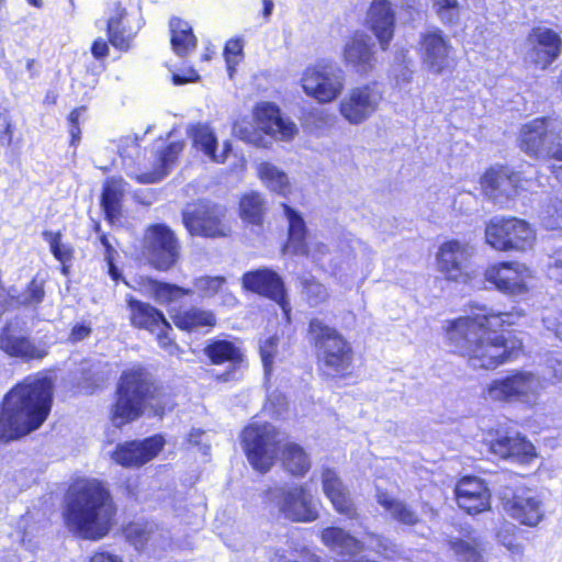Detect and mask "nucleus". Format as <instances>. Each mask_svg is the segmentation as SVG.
I'll list each match as a JSON object with an SVG mask.
<instances>
[{
  "label": "nucleus",
  "mask_w": 562,
  "mask_h": 562,
  "mask_svg": "<svg viewBox=\"0 0 562 562\" xmlns=\"http://www.w3.org/2000/svg\"><path fill=\"white\" fill-rule=\"evenodd\" d=\"M470 312L447 321L443 333L451 352L474 371L493 372L525 353L515 333L526 316L521 308L498 311L483 303H470Z\"/></svg>",
  "instance_id": "nucleus-1"
},
{
  "label": "nucleus",
  "mask_w": 562,
  "mask_h": 562,
  "mask_svg": "<svg viewBox=\"0 0 562 562\" xmlns=\"http://www.w3.org/2000/svg\"><path fill=\"white\" fill-rule=\"evenodd\" d=\"M54 384L48 376L29 374L0 402V445L20 440L40 429L50 415Z\"/></svg>",
  "instance_id": "nucleus-2"
},
{
  "label": "nucleus",
  "mask_w": 562,
  "mask_h": 562,
  "mask_svg": "<svg viewBox=\"0 0 562 562\" xmlns=\"http://www.w3.org/2000/svg\"><path fill=\"white\" fill-rule=\"evenodd\" d=\"M117 512V504L104 481L82 477L67 490L63 520L78 538L99 541L112 530Z\"/></svg>",
  "instance_id": "nucleus-3"
},
{
  "label": "nucleus",
  "mask_w": 562,
  "mask_h": 562,
  "mask_svg": "<svg viewBox=\"0 0 562 562\" xmlns=\"http://www.w3.org/2000/svg\"><path fill=\"white\" fill-rule=\"evenodd\" d=\"M169 402V394L148 369L135 364L124 369L119 376L109 408V420L113 427L121 429L142 418L148 407L156 415H162Z\"/></svg>",
  "instance_id": "nucleus-4"
},
{
  "label": "nucleus",
  "mask_w": 562,
  "mask_h": 562,
  "mask_svg": "<svg viewBox=\"0 0 562 562\" xmlns=\"http://www.w3.org/2000/svg\"><path fill=\"white\" fill-rule=\"evenodd\" d=\"M307 335L319 372L337 379L352 375L355 351L351 342L334 326L313 317Z\"/></svg>",
  "instance_id": "nucleus-5"
},
{
  "label": "nucleus",
  "mask_w": 562,
  "mask_h": 562,
  "mask_svg": "<svg viewBox=\"0 0 562 562\" xmlns=\"http://www.w3.org/2000/svg\"><path fill=\"white\" fill-rule=\"evenodd\" d=\"M483 195L493 202H508L531 191L536 178L520 166L515 169L505 164L487 167L480 178Z\"/></svg>",
  "instance_id": "nucleus-6"
},
{
  "label": "nucleus",
  "mask_w": 562,
  "mask_h": 562,
  "mask_svg": "<svg viewBox=\"0 0 562 562\" xmlns=\"http://www.w3.org/2000/svg\"><path fill=\"white\" fill-rule=\"evenodd\" d=\"M485 243L502 252H524L536 243V231L529 222L516 216H494L485 225Z\"/></svg>",
  "instance_id": "nucleus-7"
},
{
  "label": "nucleus",
  "mask_w": 562,
  "mask_h": 562,
  "mask_svg": "<svg viewBox=\"0 0 562 562\" xmlns=\"http://www.w3.org/2000/svg\"><path fill=\"white\" fill-rule=\"evenodd\" d=\"M182 223L191 236L223 238L231 235L226 206L209 199H198L181 212Z\"/></svg>",
  "instance_id": "nucleus-8"
},
{
  "label": "nucleus",
  "mask_w": 562,
  "mask_h": 562,
  "mask_svg": "<svg viewBox=\"0 0 562 562\" xmlns=\"http://www.w3.org/2000/svg\"><path fill=\"white\" fill-rule=\"evenodd\" d=\"M240 445L252 469L265 474L273 467L280 448L278 430L268 422L249 423L240 432Z\"/></svg>",
  "instance_id": "nucleus-9"
},
{
  "label": "nucleus",
  "mask_w": 562,
  "mask_h": 562,
  "mask_svg": "<svg viewBox=\"0 0 562 562\" xmlns=\"http://www.w3.org/2000/svg\"><path fill=\"white\" fill-rule=\"evenodd\" d=\"M142 254L151 268L168 271L180 259L181 241L167 224H150L143 234Z\"/></svg>",
  "instance_id": "nucleus-10"
},
{
  "label": "nucleus",
  "mask_w": 562,
  "mask_h": 562,
  "mask_svg": "<svg viewBox=\"0 0 562 562\" xmlns=\"http://www.w3.org/2000/svg\"><path fill=\"white\" fill-rule=\"evenodd\" d=\"M417 53L424 67L434 76L452 75L457 69L456 49L450 38L439 27L420 34Z\"/></svg>",
  "instance_id": "nucleus-11"
},
{
  "label": "nucleus",
  "mask_w": 562,
  "mask_h": 562,
  "mask_svg": "<svg viewBox=\"0 0 562 562\" xmlns=\"http://www.w3.org/2000/svg\"><path fill=\"white\" fill-rule=\"evenodd\" d=\"M491 401L498 403H527L539 394V380L529 371L513 370L508 374L492 380L485 387Z\"/></svg>",
  "instance_id": "nucleus-12"
},
{
  "label": "nucleus",
  "mask_w": 562,
  "mask_h": 562,
  "mask_svg": "<svg viewBox=\"0 0 562 562\" xmlns=\"http://www.w3.org/2000/svg\"><path fill=\"white\" fill-rule=\"evenodd\" d=\"M304 93L325 104L336 100L344 90L345 82L329 63L317 61L307 66L301 77Z\"/></svg>",
  "instance_id": "nucleus-13"
},
{
  "label": "nucleus",
  "mask_w": 562,
  "mask_h": 562,
  "mask_svg": "<svg viewBox=\"0 0 562 562\" xmlns=\"http://www.w3.org/2000/svg\"><path fill=\"white\" fill-rule=\"evenodd\" d=\"M383 100V89L379 81H369L351 88L339 102L340 115L350 124H361L379 108Z\"/></svg>",
  "instance_id": "nucleus-14"
},
{
  "label": "nucleus",
  "mask_w": 562,
  "mask_h": 562,
  "mask_svg": "<svg viewBox=\"0 0 562 562\" xmlns=\"http://www.w3.org/2000/svg\"><path fill=\"white\" fill-rule=\"evenodd\" d=\"M246 292L257 294L277 303L286 319H290L291 305L288 300L283 278L271 268L262 267L246 271L240 278Z\"/></svg>",
  "instance_id": "nucleus-15"
},
{
  "label": "nucleus",
  "mask_w": 562,
  "mask_h": 562,
  "mask_svg": "<svg viewBox=\"0 0 562 562\" xmlns=\"http://www.w3.org/2000/svg\"><path fill=\"white\" fill-rule=\"evenodd\" d=\"M484 280L505 295H521L529 291L531 270L522 262L503 260L490 263L484 270Z\"/></svg>",
  "instance_id": "nucleus-16"
},
{
  "label": "nucleus",
  "mask_w": 562,
  "mask_h": 562,
  "mask_svg": "<svg viewBox=\"0 0 562 562\" xmlns=\"http://www.w3.org/2000/svg\"><path fill=\"white\" fill-rule=\"evenodd\" d=\"M472 256L473 250L468 243L446 240L436 255L437 268L447 280L467 283L472 279V273L468 271Z\"/></svg>",
  "instance_id": "nucleus-17"
},
{
  "label": "nucleus",
  "mask_w": 562,
  "mask_h": 562,
  "mask_svg": "<svg viewBox=\"0 0 562 562\" xmlns=\"http://www.w3.org/2000/svg\"><path fill=\"white\" fill-rule=\"evenodd\" d=\"M161 435L120 442L112 450L111 460L124 469H139L154 460L164 449Z\"/></svg>",
  "instance_id": "nucleus-18"
},
{
  "label": "nucleus",
  "mask_w": 562,
  "mask_h": 562,
  "mask_svg": "<svg viewBox=\"0 0 562 562\" xmlns=\"http://www.w3.org/2000/svg\"><path fill=\"white\" fill-rule=\"evenodd\" d=\"M526 43L529 61L539 70H547L562 53V37L551 27H532Z\"/></svg>",
  "instance_id": "nucleus-19"
},
{
  "label": "nucleus",
  "mask_w": 562,
  "mask_h": 562,
  "mask_svg": "<svg viewBox=\"0 0 562 562\" xmlns=\"http://www.w3.org/2000/svg\"><path fill=\"white\" fill-rule=\"evenodd\" d=\"M0 350L9 358L23 362L41 361L48 355L46 344L36 342L31 336L22 334L12 322H7L0 329Z\"/></svg>",
  "instance_id": "nucleus-20"
},
{
  "label": "nucleus",
  "mask_w": 562,
  "mask_h": 562,
  "mask_svg": "<svg viewBox=\"0 0 562 562\" xmlns=\"http://www.w3.org/2000/svg\"><path fill=\"white\" fill-rule=\"evenodd\" d=\"M279 514L292 522H312L319 517L312 495L304 485L282 487L277 493Z\"/></svg>",
  "instance_id": "nucleus-21"
},
{
  "label": "nucleus",
  "mask_w": 562,
  "mask_h": 562,
  "mask_svg": "<svg viewBox=\"0 0 562 562\" xmlns=\"http://www.w3.org/2000/svg\"><path fill=\"white\" fill-rule=\"evenodd\" d=\"M453 497L458 507L470 516L491 509V491L485 481L476 475L459 477L453 487Z\"/></svg>",
  "instance_id": "nucleus-22"
},
{
  "label": "nucleus",
  "mask_w": 562,
  "mask_h": 562,
  "mask_svg": "<svg viewBox=\"0 0 562 562\" xmlns=\"http://www.w3.org/2000/svg\"><path fill=\"white\" fill-rule=\"evenodd\" d=\"M341 60L347 69L358 76H369L376 65L374 44L367 34L356 31L344 44Z\"/></svg>",
  "instance_id": "nucleus-23"
},
{
  "label": "nucleus",
  "mask_w": 562,
  "mask_h": 562,
  "mask_svg": "<svg viewBox=\"0 0 562 562\" xmlns=\"http://www.w3.org/2000/svg\"><path fill=\"white\" fill-rule=\"evenodd\" d=\"M138 32L139 25L131 19L127 9L121 2H116L110 11L105 25L111 46L121 53L130 52L134 47Z\"/></svg>",
  "instance_id": "nucleus-24"
},
{
  "label": "nucleus",
  "mask_w": 562,
  "mask_h": 562,
  "mask_svg": "<svg viewBox=\"0 0 562 562\" xmlns=\"http://www.w3.org/2000/svg\"><path fill=\"white\" fill-rule=\"evenodd\" d=\"M254 121L267 135L281 142H290L297 133L296 125L284 119L280 108L272 102H259L252 109Z\"/></svg>",
  "instance_id": "nucleus-25"
},
{
  "label": "nucleus",
  "mask_w": 562,
  "mask_h": 562,
  "mask_svg": "<svg viewBox=\"0 0 562 562\" xmlns=\"http://www.w3.org/2000/svg\"><path fill=\"white\" fill-rule=\"evenodd\" d=\"M322 488L334 510L349 520H357L359 512L348 486L337 472L330 468L322 470Z\"/></svg>",
  "instance_id": "nucleus-26"
},
{
  "label": "nucleus",
  "mask_w": 562,
  "mask_h": 562,
  "mask_svg": "<svg viewBox=\"0 0 562 562\" xmlns=\"http://www.w3.org/2000/svg\"><path fill=\"white\" fill-rule=\"evenodd\" d=\"M488 450L503 460L520 464H529L538 457L535 445L521 434L508 436L497 431L488 442Z\"/></svg>",
  "instance_id": "nucleus-27"
},
{
  "label": "nucleus",
  "mask_w": 562,
  "mask_h": 562,
  "mask_svg": "<svg viewBox=\"0 0 562 562\" xmlns=\"http://www.w3.org/2000/svg\"><path fill=\"white\" fill-rule=\"evenodd\" d=\"M173 325L186 333H210L217 325V317L211 310L195 305L168 310Z\"/></svg>",
  "instance_id": "nucleus-28"
},
{
  "label": "nucleus",
  "mask_w": 562,
  "mask_h": 562,
  "mask_svg": "<svg viewBox=\"0 0 562 562\" xmlns=\"http://www.w3.org/2000/svg\"><path fill=\"white\" fill-rule=\"evenodd\" d=\"M184 147V139L169 142L156 153L153 168L149 171L134 176V180L142 184L161 181L170 172L171 168L177 165Z\"/></svg>",
  "instance_id": "nucleus-29"
},
{
  "label": "nucleus",
  "mask_w": 562,
  "mask_h": 562,
  "mask_svg": "<svg viewBox=\"0 0 562 562\" xmlns=\"http://www.w3.org/2000/svg\"><path fill=\"white\" fill-rule=\"evenodd\" d=\"M203 355L213 366L228 363L231 371L247 368V358L239 345L233 340L212 338L209 339L203 348Z\"/></svg>",
  "instance_id": "nucleus-30"
},
{
  "label": "nucleus",
  "mask_w": 562,
  "mask_h": 562,
  "mask_svg": "<svg viewBox=\"0 0 562 562\" xmlns=\"http://www.w3.org/2000/svg\"><path fill=\"white\" fill-rule=\"evenodd\" d=\"M502 504L506 514L521 525L535 527L543 517L541 502L528 491L514 493L509 498H504Z\"/></svg>",
  "instance_id": "nucleus-31"
},
{
  "label": "nucleus",
  "mask_w": 562,
  "mask_h": 562,
  "mask_svg": "<svg viewBox=\"0 0 562 562\" xmlns=\"http://www.w3.org/2000/svg\"><path fill=\"white\" fill-rule=\"evenodd\" d=\"M367 19L380 47L385 50L394 36L395 29V14L391 2L389 0H372Z\"/></svg>",
  "instance_id": "nucleus-32"
},
{
  "label": "nucleus",
  "mask_w": 562,
  "mask_h": 562,
  "mask_svg": "<svg viewBox=\"0 0 562 562\" xmlns=\"http://www.w3.org/2000/svg\"><path fill=\"white\" fill-rule=\"evenodd\" d=\"M126 186L122 177H109L102 184L100 206L104 220L110 225H114L123 217Z\"/></svg>",
  "instance_id": "nucleus-33"
},
{
  "label": "nucleus",
  "mask_w": 562,
  "mask_h": 562,
  "mask_svg": "<svg viewBox=\"0 0 562 562\" xmlns=\"http://www.w3.org/2000/svg\"><path fill=\"white\" fill-rule=\"evenodd\" d=\"M130 325L138 330L154 334L156 328L166 319L165 314L153 304L138 300L133 295L126 296Z\"/></svg>",
  "instance_id": "nucleus-34"
},
{
  "label": "nucleus",
  "mask_w": 562,
  "mask_h": 562,
  "mask_svg": "<svg viewBox=\"0 0 562 562\" xmlns=\"http://www.w3.org/2000/svg\"><path fill=\"white\" fill-rule=\"evenodd\" d=\"M268 213V202L257 190L243 192L237 202V215L246 226L262 229Z\"/></svg>",
  "instance_id": "nucleus-35"
},
{
  "label": "nucleus",
  "mask_w": 562,
  "mask_h": 562,
  "mask_svg": "<svg viewBox=\"0 0 562 562\" xmlns=\"http://www.w3.org/2000/svg\"><path fill=\"white\" fill-rule=\"evenodd\" d=\"M192 146L200 149L212 162L224 164L227 159V153L231 150V144H224V150L217 153V137L213 130L205 124H195L189 131Z\"/></svg>",
  "instance_id": "nucleus-36"
},
{
  "label": "nucleus",
  "mask_w": 562,
  "mask_h": 562,
  "mask_svg": "<svg viewBox=\"0 0 562 562\" xmlns=\"http://www.w3.org/2000/svg\"><path fill=\"white\" fill-rule=\"evenodd\" d=\"M280 461L286 473L295 477L305 476L311 470V460L305 449L293 441L279 448Z\"/></svg>",
  "instance_id": "nucleus-37"
},
{
  "label": "nucleus",
  "mask_w": 562,
  "mask_h": 562,
  "mask_svg": "<svg viewBox=\"0 0 562 562\" xmlns=\"http://www.w3.org/2000/svg\"><path fill=\"white\" fill-rule=\"evenodd\" d=\"M283 214L286 217L288 225V243L295 254L307 255V228L302 215L291 207L288 203H281Z\"/></svg>",
  "instance_id": "nucleus-38"
},
{
  "label": "nucleus",
  "mask_w": 562,
  "mask_h": 562,
  "mask_svg": "<svg viewBox=\"0 0 562 562\" xmlns=\"http://www.w3.org/2000/svg\"><path fill=\"white\" fill-rule=\"evenodd\" d=\"M169 27L170 43L178 56L186 57L195 49L198 40L189 22L175 16L170 20Z\"/></svg>",
  "instance_id": "nucleus-39"
},
{
  "label": "nucleus",
  "mask_w": 562,
  "mask_h": 562,
  "mask_svg": "<svg viewBox=\"0 0 562 562\" xmlns=\"http://www.w3.org/2000/svg\"><path fill=\"white\" fill-rule=\"evenodd\" d=\"M448 547L462 562H485L483 559L484 541L467 530L464 538H450Z\"/></svg>",
  "instance_id": "nucleus-40"
},
{
  "label": "nucleus",
  "mask_w": 562,
  "mask_h": 562,
  "mask_svg": "<svg viewBox=\"0 0 562 562\" xmlns=\"http://www.w3.org/2000/svg\"><path fill=\"white\" fill-rule=\"evenodd\" d=\"M146 285L150 291L153 299L165 306H169L170 304L193 293L190 288H183L178 284L160 281L154 278H148L146 280Z\"/></svg>",
  "instance_id": "nucleus-41"
},
{
  "label": "nucleus",
  "mask_w": 562,
  "mask_h": 562,
  "mask_svg": "<svg viewBox=\"0 0 562 562\" xmlns=\"http://www.w3.org/2000/svg\"><path fill=\"white\" fill-rule=\"evenodd\" d=\"M258 178L272 191L282 196L291 193V184L286 173L269 161H262L257 167Z\"/></svg>",
  "instance_id": "nucleus-42"
},
{
  "label": "nucleus",
  "mask_w": 562,
  "mask_h": 562,
  "mask_svg": "<svg viewBox=\"0 0 562 562\" xmlns=\"http://www.w3.org/2000/svg\"><path fill=\"white\" fill-rule=\"evenodd\" d=\"M43 238L48 243L49 250L54 258L60 263V272L64 276L70 273L71 262L75 258V249L69 244L61 243V233L44 231L42 233Z\"/></svg>",
  "instance_id": "nucleus-43"
},
{
  "label": "nucleus",
  "mask_w": 562,
  "mask_h": 562,
  "mask_svg": "<svg viewBox=\"0 0 562 562\" xmlns=\"http://www.w3.org/2000/svg\"><path fill=\"white\" fill-rule=\"evenodd\" d=\"M378 503L389 510L392 517L402 525L415 526L419 521L418 514L404 502L382 494L378 497Z\"/></svg>",
  "instance_id": "nucleus-44"
},
{
  "label": "nucleus",
  "mask_w": 562,
  "mask_h": 562,
  "mask_svg": "<svg viewBox=\"0 0 562 562\" xmlns=\"http://www.w3.org/2000/svg\"><path fill=\"white\" fill-rule=\"evenodd\" d=\"M278 347L279 337L277 335L266 338L259 346V355L267 376H270L273 371V362L278 353Z\"/></svg>",
  "instance_id": "nucleus-45"
},
{
  "label": "nucleus",
  "mask_w": 562,
  "mask_h": 562,
  "mask_svg": "<svg viewBox=\"0 0 562 562\" xmlns=\"http://www.w3.org/2000/svg\"><path fill=\"white\" fill-rule=\"evenodd\" d=\"M227 69L231 74L235 71V67L244 59V42L240 37L229 38L224 46L223 52Z\"/></svg>",
  "instance_id": "nucleus-46"
},
{
  "label": "nucleus",
  "mask_w": 562,
  "mask_h": 562,
  "mask_svg": "<svg viewBox=\"0 0 562 562\" xmlns=\"http://www.w3.org/2000/svg\"><path fill=\"white\" fill-rule=\"evenodd\" d=\"M172 326L166 318L165 322H162L154 333L158 346L169 355H173L179 350V345L172 336Z\"/></svg>",
  "instance_id": "nucleus-47"
},
{
  "label": "nucleus",
  "mask_w": 562,
  "mask_h": 562,
  "mask_svg": "<svg viewBox=\"0 0 562 562\" xmlns=\"http://www.w3.org/2000/svg\"><path fill=\"white\" fill-rule=\"evenodd\" d=\"M432 7L446 25H452L457 22L460 10L458 0H432Z\"/></svg>",
  "instance_id": "nucleus-48"
},
{
  "label": "nucleus",
  "mask_w": 562,
  "mask_h": 562,
  "mask_svg": "<svg viewBox=\"0 0 562 562\" xmlns=\"http://www.w3.org/2000/svg\"><path fill=\"white\" fill-rule=\"evenodd\" d=\"M45 297L44 282L36 278H33L24 290V299L19 302L21 305H38Z\"/></svg>",
  "instance_id": "nucleus-49"
},
{
  "label": "nucleus",
  "mask_w": 562,
  "mask_h": 562,
  "mask_svg": "<svg viewBox=\"0 0 562 562\" xmlns=\"http://www.w3.org/2000/svg\"><path fill=\"white\" fill-rule=\"evenodd\" d=\"M226 283V279L222 276H204L195 279L194 285L204 296H214Z\"/></svg>",
  "instance_id": "nucleus-50"
},
{
  "label": "nucleus",
  "mask_w": 562,
  "mask_h": 562,
  "mask_svg": "<svg viewBox=\"0 0 562 562\" xmlns=\"http://www.w3.org/2000/svg\"><path fill=\"white\" fill-rule=\"evenodd\" d=\"M303 291L310 300H313L316 304L325 302L328 297V293L324 284H322L314 277L303 280Z\"/></svg>",
  "instance_id": "nucleus-51"
},
{
  "label": "nucleus",
  "mask_w": 562,
  "mask_h": 562,
  "mask_svg": "<svg viewBox=\"0 0 562 562\" xmlns=\"http://www.w3.org/2000/svg\"><path fill=\"white\" fill-rule=\"evenodd\" d=\"M546 225L549 229H562V199L555 200L549 205Z\"/></svg>",
  "instance_id": "nucleus-52"
},
{
  "label": "nucleus",
  "mask_w": 562,
  "mask_h": 562,
  "mask_svg": "<svg viewBox=\"0 0 562 562\" xmlns=\"http://www.w3.org/2000/svg\"><path fill=\"white\" fill-rule=\"evenodd\" d=\"M76 386L91 393L99 387V379L90 368H82L80 369L79 376L76 380Z\"/></svg>",
  "instance_id": "nucleus-53"
},
{
  "label": "nucleus",
  "mask_w": 562,
  "mask_h": 562,
  "mask_svg": "<svg viewBox=\"0 0 562 562\" xmlns=\"http://www.w3.org/2000/svg\"><path fill=\"white\" fill-rule=\"evenodd\" d=\"M548 276L557 283H562V249H557L548 263Z\"/></svg>",
  "instance_id": "nucleus-54"
},
{
  "label": "nucleus",
  "mask_w": 562,
  "mask_h": 562,
  "mask_svg": "<svg viewBox=\"0 0 562 562\" xmlns=\"http://www.w3.org/2000/svg\"><path fill=\"white\" fill-rule=\"evenodd\" d=\"M124 538L133 543L140 542L145 539V529L138 522L130 521L122 526Z\"/></svg>",
  "instance_id": "nucleus-55"
},
{
  "label": "nucleus",
  "mask_w": 562,
  "mask_h": 562,
  "mask_svg": "<svg viewBox=\"0 0 562 562\" xmlns=\"http://www.w3.org/2000/svg\"><path fill=\"white\" fill-rule=\"evenodd\" d=\"M0 117L3 121V128L0 131V146L8 147L13 142L14 125L7 110L0 112Z\"/></svg>",
  "instance_id": "nucleus-56"
},
{
  "label": "nucleus",
  "mask_w": 562,
  "mask_h": 562,
  "mask_svg": "<svg viewBox=\"0 0 562 562\" xmlns=\"http://www.w3.org/2000/svg\"><path fill=\"white\" fill-rule=\"evenodd\" d=\"M200 80V75L193 67H187L181 69L179 72L171 75V82L175 86H183L187 83L196 82Z\"/></svg>",
  "instance_id": "nucleus-57"
},
{
  "label": "nucleus",
  "mask_w": 562,
  "mask_h": 562,
  "mask_svg": "<svg viewBox=\"0 0 562 562\" xmlns=\"http://www.w3.org/2000/svg\"><path fill=\"white\" fill-rule=\"evenodd\" d=\"M92 333V327L90 323L80 322L72 325L70 331L68 334V341L71 344H77L86 338H88Z\"/></svg>",
  "instance_id": "nucleus-58"
},
{
  "label": "nucleus",
  "mask_w": 562,
  "mask_h": 562,
  "mask_svg": "<svg viewBox=\"0 0 562 562\" xmlns=\"http://www.w3.org/2000/svg\"><path fill=\"white\" fill-rule=\"evenodd\" d=\"M94 231L99 233L98 240L104 248V260L110 261L111 259H115L117 251L110 241L108 234L101 231V226L99 223H95Z\"/></svg>",
  "instance_id": "nucleus-59"
},
{
  "label": "nucleus",
  "mask_w": 562,
  "mask_h": 562,
  "mask_svg": "<svg viewBox=\"0 0 562 562\" xmlns=\"http://www.w3.org/2000/svg\"><path fill=\"white\" fill-rule=\"evenodd\" d=\"M369 538L375 542V553L379 554L382 558H386L389 552H393L394 544L386 539L385 537L370 532L368 533Z\"/></svg>",
  "instance_id": "nucleus-60"
},
{
  "label": "nucleus",
  "mask_w": 562,
  "mask_h": 562,
  "mask_svg": "<svg viewBox=\"0 0 562 562\" xmlns=\"http://www.w3.org/2000/svg\"><path fill=\"white\" fill-rule=\"evenodd\" d=\"M109 45H111V44L109 43L108 38L106 40H104L102 37L95 38L92 42L91 47H90V52H91V55L93 56V58L97 60L105 59L110 54Z\"/></svg>",
  "instance_id": "nucleus-61"
},
{
  "label": "nucleus",
  "mask_w": 562,
  "mask_h": 562,
  "mask_svg": "<svg viewBox=\"0 0 562 562\" xmlns=\"http://www.w3.org/2000/svg\"><path fill=\"white\" fill-rule=\"evenodd\" d=\"M121 490L127 498L136 499L138 495V482L127 477L121 485Z\"/></svg>",
  "instance_id": "nucleus-62"
},
{
  "label": "nucleus",
  "mask_w": 562,
  "mask_h": 562,
  "mask_svg": "<svg viewBox=\"0 0 562 562\" xmlns=\"http://www.w3.org/2000/svg\"><path fill=\"white\" fill-rule=\"evenodd\" d=\"M88 562H123V560L119 555L106 551H95Z\"/></svg>",
  "instance_id": "nucleus-63"
},
{
  "label": "nucleus",
  "mask_w": 562,
  "mask_h": 562,
  "mask_svg": "<svg viewBox=\"0 0 562 562\" xmlns=\"http://www.w3.org/2000/svg\"><path fill=\"white\" fill-rule=\"evenodd\" d=\"M108 265V273L110 278L117 284L120 281H126L124 280L122 272L115 265V259H111L110 261H105Z\"/></svg>",
  "instance_id": "nucleus-64"
}]
</instances>
